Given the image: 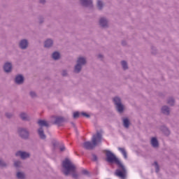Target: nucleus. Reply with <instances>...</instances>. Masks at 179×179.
Masks as SVG:
<instances>
[{
	"instance_id": "f257e3e1",
	"label": "nucleus",
	"mask_w": 179,
	"mask_h": 179,
	"mask_svg": "<svg viewBox=\"0 0 179 179\" xmlns=\"http://www.w3.org/2000/svg\"><path fill=\"white\" fill-rule=\"evenodd\" d=\"M101 143V133L97 132L96 134L93 135L92 138V142L86 141L83 143V146L85 149L87 150H91L96 148L99 143Z\"/></svg>"
},
{
	"instance_id": "f03ea898",
	"label": "nucleus",
	"mask_w": 179,
	"mask_h": 179,
	"mask_svg": "<svg viewBox=\"0 0 179 179\" xmlns=\"http://www.w3.org/2000/svg\"><path fill=\"white\" fill-rule=\"evenodd\" d=\"M118 169L115 170V176L116 177H118L120 179H127V177L128 176V172L127 171V169L122 164V162L117 164Z\"/></svg>"
},
{
	"instance_id": "7ed1b4c3",
	"label": "nucleus",
	"mask_w": 179,
	"mask_h": 179,
	"mask_svg": "<svg viewBox=\"0 0 179 179\" xmlns=\"http://www.w3.org/2000/svg\"><path fill=\"white\" fill-rule=\"evenodd\" d=\"M62 166L66 170L64 171L65 176H69L71 173H75V170H76L75 165L69 159H65L62 163Z\"/></svg>"
},
{
	"instance_id": "20e7f679",
	"label": "nucleus",
	"mask_w": 179,
	"mask_h": 179,
	"mask_svg": "<svg viewBox=\"0 0 179 179\" xmlns=\"http://www.w3.org/2000/svg\"><path fill=\"white\" fill-rule=\"evenodd\" d=\"M106 162H108V163H115V164H120L121 163V161L115 157V155L111 152V151H106Z\"/></svg>"
},
{
	"instance_id": "39448f33",
	"label": "nucleus",
	"mask_w": 179,
	"mask_h": 179,
	"mask_svg": "<svg viewBox=\"0 0 179 179\" xmlns=\"http://www.w3.org/2000/svg\"><path fill=\"white\" fill-rule=\"evenodd\" d=\"M86 64V59L83 57H79L77 60V65L75 66L74 72L76 73H79L82 69V65Z\"/></svg>"
},
{
	"instance_id": "423d86ee",
	"label": "nucleus",
	"mask_w": 179,
	"mask_h": 179,
	"mask_svg": "<svg viewBox=\"0 0 179 179\" xmlns=\"http://www.w3.org/2000/svg\"><path fill=\"white\" fill-rule=\"evenodd\" d=\"M113 101L117 107V110L119 113H122L124 111V106L121 104V99L119 97H115Z\"/></svg>"
},
{
	"instance_id": "0eeeda50",
	"label": "nucleus",
	"mask_w": 179,
	"mask_h": 179,
	"mask_svg": "<svg viewBox=\"0 0 179 179\" xmlns=\"http://www.w3.org/2000/svg\"><path fill=\"white\" fill-rule=\"evenodd\" d=\"M15 156H20L21 159H27L30 157V154L26 152L18 151L16 152Z\"/></svg>"
},
{
	"instance_id": "6e6552de",
	"label": "nucleus",
	"mask_w": 179,
	"mask_h": 179,
	"mask_svg": "<svg viewBox=\"0 0 179 179\" xmlns=\"http://www.w3.org/2000/svg\"><path fill=\"white\" fill-rule=\"evenodd\" d=\"M19 134L21 138H23L24 139H26V138H29V131H27L26 129H20Z\"/></svg>"
},
{
	"instance_id": "1a4fd4ad",
	"label": "nucleus",
	"mask_w": 179,
	"mask_h": 179,
	"mask_svg": "<svg viewBox=\"0 0 179 179\" xmlns=\"http://www.w3.org/2000/svg\"><path fill=\"white\" fill-rule=\"evenodd\" d=\"M24 80V78L22 77V75H18L15 77V83L17 85H22Z\"/></svg>"
},
{
	"instance_id": "9d476101",
	"label": "nucleus",
	"mask_w": 179,
	"mask_h": 179,
	"mask_svg": "<svg viewBox=\"0 0 179 179\" xmlns=\"http://www.w3.org/2000/svg\"><path fill=\"white\" fill-rule=\"evenodd\" d=\"M3 69L5 72L9 73L12 71V64L10 63H6L3 66Z\"/></svg>"
},
{
	"instance_id": "9b49d317",
	"label": "nucleus",
	"mask_w": 179,
	"mask_h": 179,
	"mask_svg": "<svg viewBox=\"0 0 179 179\" xmlns=\"http://www.w3.org/2000/svg\"><path fill=\"white\" fill-rule=\"evenodd\" d=\"M28 43L26 40H22L20 41V48H22V50H24L25 48H27V45H28Z\"/></svg>"
},
{
	"instance_id": "f8f14e48",
	"label": "nucleus",
	"mask_w": 179,
	"mask_h": 179,
	"mask_svg": "<svg viewBox=\"0 0 179 179\" xmlns=\"http://www.w3.org/2000/svg\"><path fill=\"white\" fill-rule=\"evenodd\" d=\"M38 132L41 139H45V134H44V130L43 129V127L39 128Z\"/></svg>"
},
{
	"instance_id": "ddd939ff",
	"label": "nucleus",
	"mask_w": 179,
	"mask_h": 179,
	"mask_svg": "<svg viewBox=\"0 0 179 179\" xmlns=\"http://www.w3.org/2000/svg\"><path fill=\"white\" fill-rule=\"evenodd\" d=\"M151 145L153 146V148H157L159 146V142L157 141V138H152L151 139Z\"/></svg>"
},
{
	"instance_id": "4468645a",
	"label": "nucleus",
	"mask_w": 179,
	"mask_h": 179,
	"mask_svg": "<svg viewBox=\"0 0 179 179\" xmlns=\"http://www.w3.org/2000/svg\"><path fill=\"white\" fill-rule=\"evenodd\" d=\"M118 150L122 153L124 159H128V155H127V150H125V148H118Z\"/></svg>"
},
{
	"instance_id": "2eb2a0df",
	"label": "nucleus",
	"mask_w": 179,
	"mask_h": 179,
	"mask_svg": "<svg viewBox=\"0 0 179 179\" xmlns=\"http://www.w3.org/2000/svg\"><path fill=\"white\" fill-rule=\"evenodd\" d=\"M39 127H48V122L45 120H40L38 121Z\"/></svg>"
},
{
	"instance_id": "dca6fc26",
	"label": "nucleus",
	"mask_w": 179,
	"mask_h": 179,
	"mask_svg": "<svg viewBox=\"0 0 179 179\" xmlns=\"http://www.w3.org/2000/svg\"><path fill=\"white\" fill-rule=\"evenodd\" d=\"M80 1L83 6H89V5H92V0H80Z\"/></svg>"
},
{
	"instance_id": "f3484780",
	"label": "nucleus",
	"mask_w": 179,
	"mask_h": 179,
	"mask_svg": "<svg viewBox=\"0 0 179 179\" xmlns=\"http://www.w3.org/2000/svg\"><path fill=\"white\" fill-rule=\"evenodd\" d=\"M162 111L163 114H166V115H169L170 114V109L167 106L162 107Z\"/></svg>"
},
{
	"instance_id": "a211bd4d",
	"label": "nucleus",
	"mask_w": 179,
	"mask_h": 179,
	"mask_svg": "<svg viewBox=\"0 0 179 179\" xmlns=\"http://www.w3.org/2000/svg\"><path fill=\"white\" fill-rule=\"evenodd\" d=\"M99 24L102 26V27H106L107 26V20L104 18H101L99 21Z\"/></svg>"
},
{
	"instance_id": "6ab92c4d",
	"label": "nucleus",
	"mask_w": 179,
	"mask_h": 179,
	"mask_svg": "<svg viewBox=\"0 0 179 179\" xmlns=\"http://www.w3.org/2000/svg\"><path fill=\"white\" fill-rule=\"evenodd\" d=\"M53 118H55V124H57V125H59V124L64 121V118L62 117H53Z\"/></svg>"
},
{
	"instance_id": "aec40b11",
	"label": "nucleus",
	"mask_w": 179,
	"mask_h": 179,
	"mask_svg": "<svg viewBox=\"0 0 179 179\" xmlns=\"http://www.w3.org/2000/svg\"><path fill=\"white\" fill-rule=\"evenodd\" d=\"M51 45H52V41L51 39H48L45 42V47L46 48H49V47H51Z\"/></svg>"
},
{
	"instance_id": "412c9836",
	"label": "nucleus",
	"mask_w": 179,
	"mask_h": 179,
	"mask_svg": "<svg viewBox=\"0 0 179 179\" xmlns=\"http://www.w3.org/2000/svg\"><path fill=\"white\" fill-rule=\"evenodd\" d=\"M123 124H124V127H125V128L129 127V120H128V118L123 119Z\"/></svg>"
},
{
	"instance_id": "4be33fe9",
	"label": "nucleus",
	"mask_w": 179,
	"mask_h": 179,
	"mask_svg": "<svg viewBox=\"0 0 179 179\" xmlns=\"http://www.w3.org/2000/svg\"><path fill=\"white\" fill-rule=\"evenodd\" d=\"M52 57L53 59H59V57H60L59 52H53Z\"/></svg>"
},
{
	"instance_id": "5701e85b",
	"label": "nucleus",
	"mask_w": 179,
	"mask_h": 179,
	"mask_svg": "<svg viewBox=\"0 0 179 179\" xmlns=\"http://www.w3.org/2000/svg\"><path fill=\"white\" fill-rule=\"evenodd\" d=\"M17 178H20V179L24 178V173L18 172V173H17Z\"/></svg>"
},
{
	"instance_id": "b1692460",
	"label": "nucleus",
	"mask_w": 179,
	"mask_h": 179,
	"mask_svg": "<svg viewBox=\"0 0 179 179\" xmlns=\"http://www.w3.org/2000/svg\"><path fill=\"white\" fill-rule=\"evenodd\" d=\"M122 66L123 69H124V70L128 69V64H127V62L122 61Z\"/></svg>"
},
{
	"instance_id": "393cba45",
	"label": "nucleus",
	"mask_w": 179,
	"mask_h": 179,
	"mask_svg": "<svg viewBox=\"0 0 179 179\" xmlns=\"http://www.w3.org/2000/svg\"><path fill=\"white\" fill-rule=\"evenodd\" d=\"M20 117L24 121H26V120H27V115H26V113H21Z\"/></svg>"
},
{
	"instance_id": "a878e982",
	"label": "nucleus",
	"mask_w": 179,
	"mask_h": 179,
	"mask_svg": "<svg viewBox=\"0 0 179 179\" xmlns=\"http://www.w3.org/2000/svg\"><path fill=\"white\" fill-rule=\"evenodd\" d=\"M97 6H98L99 9H101L103 8V2H101V1H100V0H98Z\"/></svg>"
},
{
	"instance_id": "bb28decb",
	"label": "nucleus",
	"mask_w": 179,
	"mask_h": 179,
	"mask_svg": "<svg viewBox=\"0 0 179 179\" xmlns=\"http://www.w3.org/2000/svg\"><path fill=\"white\" fill-rule=\"evenodd\" d=\"M80 117V113L79 112H75L73 113V118H79Z\"/></svg>"
},
{
	"instance_id": "cd10ccee",
	"label": "nucleus",
	"mask_w": 179,
	"mask_h": 179,
	"mask_svg": "<svg viewBox=\"0 0 179 179\" xmlns=\"http://www.w3.org/2000/svg\"><path fill=\"white\" fill-rule=\"evenodd\" d=\"M168 104L173 106L174 104V99L173 98L169 99L168 101Z\"/></svg>"
},
{
	"instance_id": "c85d7f7f",
	"label": "nucleus",
	"mask_w": 179,
	"mask_h": 179,
	"mask_svg": "<svg viewBox=\"0 0 179 179\" xmlns=\"http://www.w3.org/2000/svg\"><path fill=\"white\" fill-rule=\"evenodd\" d=\"M154 164L155 166L156 172L159 173V164H157V163L156 162L154 163Z\"/></svg>"
},
{
	"instance_id": "c756f323",
	"label": "nucleus",
	"mask_w": 179,
	"mask_h": 179,
	"mask_svg": "<svg viewBox=\"0 0 179 179\" xmlns=\"http://www.w3.org/2000/svg\"><path fill=\"white\" fill-rule=\"evenodd\" d=\"M14 166L15 167H19V166H20V162L17 161L14 163Z\"/></svg>"
},
{
	"instance_id": "7c9ffc66",
	"label": "nucleus",
	"mask_w": 179,
	"mask_h": 179,
	"mask_svg": "<svg viewBox=\"0 0 179 179\" xmlns=\"http://www.w3.org/2000/svg\"><path fill=\"white\" fill-rule=\"evenodd\" d=\"M81 115H83V117H86L87 118H89V117H90V115H89V114L86 113H82Z\"/></svg>"
},
{
	"instance_id": "2f4dec72",
	"label": "nucleus",
	"mask_w": 179,
	"mask_h": 179,
	"mask_svg": "<svg viewBox=\"0 0 179 179\" xmlns=\"http://www.w3.org/2000/svg\"><path fill=\"white\" fill-rule=\"evenodd\" d=\"M92 160H93V162H97V156L93 155L92 156Z\"/></svg>"
},
{
	"instance_id": "473e14b6",
	"label": "nucleus",
	"mask_w": 179,
	"mask_h": 179,
	"mask_svg": "<svg viewBox=\"0 0 179 179\" xmlns=\"http://www.w3.org/2000/svg\"><path fill=\"white\" fill-rule=\"evenodd\" d=\"M0 166H1L2 167H3V166H6V164H5V163H3V162L0 159Z\"/></svg>"
},
{
	"instance_id": "72a5a7b5",
	"label": "nucleus",
	"mask_w": 179,
	"mask_h": 179,
	"mask_svg": "<svg viewBox=\"0 0 179 179\" xmlns=\"http://www.w3.org/2000/svg\"><path fill=\"white\" fill-rule=\"evenodd\" d=\"M30 96H31L32 97H36V92H31Z\"/></svg>"
},
{
	"instance_id": "f704fd0d",
	"label": "nucleus",
	"mask_w": 179,
	"mask_h": 179,
	"mask_svg": "<svg viewBox=\"0 0 179 179\" xmlns=\"http://www.w3.org/2000/svg\"><path fill=\"white\" fill-rule=\"evenodd\" d=\"M60 150L61 152H64V150H65V146L62 145V147H60Z\"/></svg>"
},
{
	"instance_id": "c9c22d12",
	"label": "nucleus",
	"mask_w": 179,
	"mask_h": 179,
	"mask_svg": "<svg viewBox=\"0 0 179 179\" xmlns=\"http://www.w3.org/2000/svg\"><path fill=\"white\" fill-rule=\"evenodd\" d=\"M83 174H89V172L87 170H83Z\"/></svg>"
},
{
	"instance_id": "e433bc0d",
	"label": "nucleus",
	"mask_w": 179,
	"mask_h": 179,
	"mask_svg": "<svg viewBox=\"0 0 179 179\" xmlns=\"http://www.w3.org/2000/svg\"><path fill=\"white\" fill-rule=\"evenodd\" d=\"M63 76H66V71H64L62 73Z\"/></svg>"
},
{
	"instance_id": "4c0bfd02",
	"label": "nucleus",
	"mask_w": 179,
	"mask_h": 179,
	"mask_svg": "<svg viewBox=\"0 0 179 179\" xmlns=\"http://www.w3.org/2000/svg\"><path fill=\"white\" fill-rule=\"evenodd\" d=\"M6 115L8 118H10V117H11L10 114H9V113H6Z\"/></svg>"
},
{
	"instance_id": "58836bf2",
	"label": "nucleus",
	"mask_w": 179,
	"mask_h": 179,
	"mask_svg": "<svg viewBox=\"0 0 179 179\" xmlns=\"http://www.w3.org/2000/svg\"><path fill=\"white\" fill-rule=\"evenodd\" d=\"M41 3H44L45 2V0H40Z\"/></svg>"
},
{
	"instance_id": "ea45409f",
	"label": "nucleus",
	"mask_w": 179,
	"mask_h": 179,
	"mask_svg": "<svg viewBox=\"0 0 179 179\" xmlns=\"http://www.w3.org/2000/svg\"><path fill=\"white\" fill-rule=\"evenodd\" d=\"M102 57H103L102 55H99V58H102Z\"/></svg>"
},
{
	"instance_id": "a19ab883",
	"label": "nucleus",
	"mask_w": 179,
	"mask_h": 179,
	"mask_svg": "<svg viewBox=\"0 0 179 179\" xmlns=\"http://www.w3.org/2000/svg\"><path fill=\"white\" fill-rule=\"evenodd\" d=\"M73 177L74 178H76V176H75V175H73Z\"/></svg>"
}]
</instances>
